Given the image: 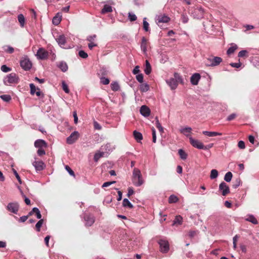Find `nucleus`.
<instances>
[{
    "label": "nucleus",
    "mask_w": 259,
    "mask_h": 259,
    "mask_svg": "<svg viewBox=\"0 0 259 259\" xmlns=\"http://www.w3.org/2000/svg\"><path fill=\"white\" fill-rule=\"evenodd\" d=\"M132 182L136 187L141 186L144 182V181L142 178L141 171L137 168H134L133 169Z\"/></svg>",
    "instance_id": "nucleus-1"
},
{
    "label": "nucleus",
    "mask_w": 259,
    "mask_h": 259,
    "mask_svg": "<svg viewBox=\"0 0 259 259\" xmlns=\"http://www.w3.org/2000/svg\"><path fill=\"white\" fill-rule=\"evenodd\" d=\"M3 81L6 85L17 84L19 82V78L15 73H11L4 78Z\"/></svg>",
    "instance_id": "nucleus-2"
},
{
    "label": "nucleus",
    "mask_w": 259,
    "mask_h": 259,
    "mask_svg": "<svg viewBox=\"0 0 259 259\" xmlns=\"http://www.w3.org/2000/svg\"><path fill=\"white\" fill-rule=\"evenodd\" d=\"M222 59L219 57H209L207 59L206 65L208 66H214L218 65L221 62Z\"/></svg>",
    "instance_id": "nucleus-3"
},
{
    "label": "nucleus",
    "mask_w": 259,
    "mask_h": 259,
    "mask_svg": "<svg viewBox=\"0 0 259 259\" xmlns=\"http://www.w3.org/2000/svg\"><path fill=\"white\" fill-rule=\"evenodd\" d=\"M191 14L194 18L201 19L203 17L204 10L201 7L197 6L193 9Z\"/></svg>",
    "instance_id": "nucleus-4"
},
{
    "label": "nucleus",
    "mask_w": 259,
    "mask_h": 259,
    "mask_svg": "<svg viewBox=\"0 0 259 259\" xmlns=\"http://www.w3.org/2000/svg\"><path fill=\"white\" fill-rule=\"evenodd\" d=\"M19 209V204L17 202H10L7 206V209L14 214L18 213Z\"/></svg>",
    "instance_id": "nucleus-5"
},
{
    "label": "nucleus",
    "mask_w": 259,
    "mask_h": 259,
    "mask_svg": "<svg viewBox=\"0 0 259 259\" xmlns=\"http://www.w3.org/2000/svg\"><path fill=\"white\" fill-rule=\"evenodd\" d=\"M160 251L162 253H167L169 249L168 242L165 240L160 239L158 241Z\"/></svg>",
    "instance_id": "nucleus-6"
},
{
    "label": "nucleus",
    "mask_w": 259,
    "mask_h": 259,
    "mask_svg": "<svg viewBox=\"0 0 259 259\" xmlns=\"http://www.w3.org/2000/svg\"><path fill=\"white\" fill-rule=\"evenodd\" d=\"M219 191L223 196H226L230 192L229 187L224 182H221L219 185Z\"/></svg>",
    "instance_id": "nucleus-7"
},
{
    "label": "nucleus",
    "mask_w": 259,
    "mask_h": 259,
    "mask_svg": "<svg viewBox=\"0 0 259 259\" xmlns=\"http://www.w3.org/2000/svg\"><path fill=\"white\" fill-rule=\"evenodd\" d=\"M21 67L25 70H29L32 67L31 61L27 58H25L20 61Z\"/></svg>",
    "instance_id": "nucleus-8"
},
{
    "label": "nucleus",
    "mask_w": 259,
    "mask_h": 259,
    "mask_svg": "<svg viewBox=\"0 0 259 259\" xmlns=\"http://www.w3.org/2000/svg\"><path fill=\"white\" fill-rule=\"evenodd\" d=\"M190 144L194 147L198 149H202L203 148V144L198 140L193 139L192 137H189Z\"/></svg>",
    "instance_id": "nucleus-9"
},
{
    "label": "nucleus",
    "mask_w": 259,
    "mask_h": 259,
    "mask_svg": "<svg viewBox=\"0 0 259 259\" xmlns=\"http://www.w3.org/2000/svg\"><path fill=\"white\" fill-rule=\"evenodd\" d=\"M79 136L78 132L74 131L71 134V135L67 137L66 139V142L68 144H72L74 143L77 139Z\"/></svg>",
    "instance_id": "nucleus-10"
},
{
    "label": "nucleus",
    "mask_w": 259,
    "mask_h": 259,
    "mask_svg": "<svg viewBox=\"0 0 259 259\" xmlns=\"http://www.w3.org/2000/svg\"><path fill=\"white\" fill-rule=\"evenodd\" d=\"M36 56L39 59L44 60L48 58V52L45 49L40 48L37 50Z\"/></svg>",
    "instance_id": "nucleus-11"
},
{
    "label": "nucleus",
    "mask_w": 259,
    "mask_h": 259,
    "mask_svg": "<svg viewBox=\"0 0 259 259\" xmlns=\"http://www.w3.org/2000/svg\"><path fill=\"white\" fill-rule=\"evenodd\" d=\"M84 219L85 221V225L87 226H91L95 222V218L91 214L85 213L84 215Z\"/></svg>",
    "instance_id": "nucleus-12"
},
{
    "label": "nucleus",
    "mask_w": 259,
    "mask_h": 259,
    "mask_svg": "<svg viewBox=\"0 0 259 259\" xmlns=\"http://www.w3.org/2000/svg\"><path fill=\"white\" fill-rule=\"evenodd\" d=\"M32 165L36 171H41L45 167V164L42 160H35L32 162Z\"/></svg>",
    "instance_id": "nucleus-13"
},
{
    "label": "nucleus",
    "mask_w": 259,
    "mask_h": 259,
    "mask_svg": "<svg viewBox=\"0 0 259 259\" xmlns=\"http://www.w3.org/2000/svg\"><path fill=\"white\" fill-rule=\"evenodd\" d=\"M201 76L199 73H194L190 78V82L192 84L196 85H197L199 80L200 79Z\"/></svg>",
    "instance_id": "nucleus-14"
},
{
    "label": "nucleus",
    "mask_w": 259,
    "mask_h": 259,
    "mask_svg": "<svg viewBox=\"0 0 259 259\" xmlns=\"http://www.w3.org/2000/svg\"><path fill=\"white\" fill-rule=\"evenodd\" d=\"M58 45L62 48L67 49L68 48L65 47L66 43V37L64 35H60L58 38L56 39Z\"/></svg>",
    "instance_id": "nucleus-15"
},
{
    "label": "nucleus",
    "mask_w": 259,
    "mask_h": 259,
    "mask_svg": "<svg viewBox=\"0 0 259 259\" xmlns=\"http://www.w3.org/2000/svg\"><path fill=\"white\" fill-rule=\"evenodd\" d=\"M156 21L158 23H167L170 21V18L167 15H160L156 17Z\"/></svg>",
    "instance_id": "nucleus-16"
},
{
    "label": "nucleus",
    "mask_w": 259,
    "mask_h": 259,
    "mask_svg": "<svg viewBox=\"0 0 259 259\" xmlns=\"http://www.w3.org/2000/svg\"><path fill=\"white\" fill-rule=\"evenodd\" d=\"M167 84L170 87L171 90H175L177 87L178 83L177 80L174 78H170L166 80Z\"/></svg>",
    "instance_id": "nucleus-17"
},
{
    "label": "nucleus",
    "mask_w": 259,
    "mask_h": 259,
    "mask_svg": "<svg viewBox=\"0 0 259 259\" xmlns=\"http://www.w3.org/2000/svg\"><path fill=\"white\" fill-rule=\"evenodd\" d=\"M140 113L145 117H148L150 115V110L146 105H142L140 110Z\"/></svg>",
    "instance_id": "nucleus-18"
},
{
    "label": "nucleus",
    "mask_w": 259,
    "mask_h": 259,
    "mask_svg": "<svg viewBox=\"0 0 259 259\" xmlns=\"http://www.w3.org/2000/svg\"><path fill=\"white\" fill-rule=\"evenodd\" d=\"M34 146L38 148H42L43 147H47V144L44 140L38 139L34 142Z\"/></svg>",
    "instance_id": "nucleus-19"
},
{
    "label": "nucleus",
    "mask_w": 259,
    "mask_h": 259,
    "mask_svg": "<svg viewBox=\"0 0 259 259\" xmlns=\"http://www.w3.org/2000/svg\"><path fill=\"white\" fill-rule=\"evenodd\" d=\"M57 66L63 72H65L68 70V65L64 61H61L59 62Z\"/></svg>",
    "instance_id": "nucleus-20"
},
{
    "label": "nucleus",
    "mask_w": 259,
    "mask_h": 259,
    "mask_svg": "<svg viewBox=\"0 0 259 259\" xmlns=\"http://www.w3.org/2000/svg\"><path fill=\"white\" fill-rule=\"evenodd\" d=\"M147 40L145 37L142 38V41L141 43V49L143 52L145 54L147 52Z\"/></svg>",
    "instance_id": "nucleus-21"
},
{
    "label": "nucleus",
    "mask_w": 259,
    "mask_h": 259,
    "mask_svg": "<svg viewBox=\"0 0 259 259\" xmlns=\"http://www.w3.org/2000/svg\"><path fill=\"white\" fill-rule=\"evenodd\" d=\"M245 221L249 222L254 225H257L258 224L257 219L252 214L246 215L245 217Z\"/></svg>",
    "instance_id": "nucleus-22"
},
{
    "label": "nucleus",
    "mask_w": 259,
    "mask_h": 259,
    "mask_svg": "<svg viewBox=\"0 0 259 259\" xmlns=\"http://www.w3.org/2000/svg\"><path fill=\"white\" fill-rule=\"evenodd\" d=\"M192 131V128L190 127H182L180 130V132L181 133L184 134L187 137H190L189 134Z\"/></svg>",
    "instance_id": "nucleus-23"
},
{
    "label": "nucleus",
    "mask_w": 259,
    "mask_h": 259,
    "mask_svg": "<svg viewBox=\"0 0 259 259\" xmlns=\"http://www.w3.org/2000/svg\"><path fill=\"white\" fill-rule=\"evenodd\" d=\"M202 133L210 137L222 135V133L216 132L203 131Z\"/></svg>",
    "instance_id": "nucleus-24"
},
{
    "label": "nucleus",
    "mask_w": 259,
    "mask_h": 259,
    "mask_svg": "<svg viewBox=\"0 0 259 259\" xmlns=\"http://www.w3.org/2000/svg\"><path fill=\"white\" fill-rule=\"evenodd\" d=\"M183 218L181 215H177L172 222V226L181 225L182 224Z\"/></svg>",
    "instance_id": "nucleus-25"
},
{
    "label": "nucleus",
    "mask_w": 259,
    "mask_h": 259,
    "mask_svg": "<svg viewBox=\"0 0 259 259\" xmlns=\"http://www.w3.org/2000/svg\"><path fill=\"white\" fill-rule=\"evenodd\" d=\"M238 49V46L237 45L235 44H231V47L228 49L227 51V54L228 55H230L232 54L235 50H236Z\"/></svg>",
    "instance_id": "nucleus-26"
},
{
    "label": "nucleus",
    "mask_w": 259,
    "mask_h": 259,
    "mask_svg": "<svg viewBox=\"0 0 259 259\" xmlns=\"http://www.w3.org/2000/svg\"><path fill=\"white\" fill-rule=\"evenodd\" d=\"M133 135L134 138L138 142H140L143 139L142 134L139 132L135 131L133 133Z\"/></svg>",
    "instance_id": "nucleus-27"
},
{
    "label": "nucleus",
    "mask_w": 259,
    "mask_h": 259,
    "mask_svg": "<svg viewBox=\"0 0 259 259\" xmlns=\"http://www.w3.org/2000/svg\"><path fill=\"white\" fill-rule=\"evenodd\" d=\"M112 12V7L108 5H105L101 10V13L104 14Z\"/></svg>",
    "instance_id": "nucleus-28"
},
{
    "label": "nucleus",
    "mask_w": 259,
    "mask_h": 259,
    "mask_svg": "<svg viewBox=\"0 0 259 259\" xmlns=\"http://www.w3.org/2000/svg\"><path fill=\"white\" fill-rule=\"evenodd\" d=\"M122 205L123 207H127L128 208H133L134 207L133 205L127 198L123 199L122 202Z\"/></svg>",
    "instance_id": "nucleus-29"
},
{
    "label": "nucleus",
    "mask_w": 259,
    "mask_h": 259,
    "mask_svg": "<svg viewBox=\"0 0 259 259\" xmlns=\"http://www.w3.org/2000/svg\"><path fill=\"white\" fill-rule=\"evenodd\" d=\"M18 20L21 27H23L25 25V20L23 14H20L18 16Z\"/></svg>",
    "instance_id": "nucleus-30"
},
{
    "label": "nucleus",
    "mask_w": 259,
    "mask_h": 259,
    "mask_svg": "<svg viewBox=\"0 0 259 259\" xmlns=\"http://www.w3.org/2000/svg\"><path fill=\"white\" fill-rule=\"evenodd\" d=\"M144 72L147 75H149L151 72V67L148 60H146V66Z\"/></svg>",
    "instance_id": "nucleus-31"
},
{
    "label": "nucleus",
    "mask_w": 259,
    "mask_h": 259,
    "mask_svg": "<svg viewBox=\"0 0 259 259\" xmlns=\"http://www.w3.org/2000/svg\"><path fill=\"white\" fill-rule=\"evenodd\" d=\"M178 154L182 159L185 160L187 159L188 155L182 149H180L178 150Z\"/></svg>",
    "instance_id": "nucleus-32"
},
{
    "label": "nucleus",
    "mask_w": 259,
    "mask_h": 259,
    "mask_svg": "<svg viewBox=\"0 0 259 259\" xmlns=\"http://www.w3.org/2000/svg\"><path fill=\"white\" fill-rule=\"evenodd\" d=\"M3 48L4 51L7 53L12 54L14 52V48L10 46L6 45L4 46Z\"/></svg>",
    "instance_id": "nucleus-33"
},
{
    "label": "nucleus",
    "mask_w": 259,
    "mask_h": 259,
    "mask_svg": "<svg viewBox=\"0 0 259 259\" xmlns=\"http://www.w3.org/2000/svg\"><path fill=\"white\" fill-rule=\"evenodd\" d=\"M111 89L113 91H117L119 90L120 87L118 83L116 81H114L111 83Z\"/></svg>",
    "instance_id": "nucleus-34"
},
{
    "label": "nucleus",
    "mask_w": 259,
    "mask_h": 259,
    "mask_svg": "<svg viewBox=\"0 0 259 259\" xmlns=\"http://www.w3.org/2000/svg\"><path fill=\"white\" fill-rule=\"evenodd\" d=\"M140 90L142 92H146L149 90V86L146 83H142L140 85Z\"/></svg>",
    "instance_id": "nucleus-35"
},
{
    "label": "nucleus",
    "mask_w": 259,
    "mask_h": 259,
    "mask_svg": "<svg viewBox=\"0 0 259 259\" xmlns=\"http://www.w3.org/2000/svg\"><path fill=\"white\" fill-rule=\"evenodd\" d=\"M101 149L103 150H105L107 152H111L112 151L111 145L110 143H107L104 145H103Z\"/></svg>",
    "instance_id": "nucleus-36"
},
{
    "label": "nucleus",
    "mask_w": 259,
    "mask_h": 259,
    "mask_svg": "<svg viewBox=\"0 0 259 259\" xmlns=\"http://www.w3.org/2000/svg\"><path fill=\"white\" fill-rule=\"evenodd\" d=\"M61 20V16L59 15H56L53 18L52 23L53 24L57 25L60 23Z\"/></svg>",
    "instance_id": "nucleus-37"
},
{
    "label": "nucleus",
    "mask_w": 259,
    "mask_h": 259,
    "mask_svg": "<svg viewBox=\"0 0 259 259\" xmlns=\"http://www.w3.org/2000/svg\"><path fill=\"white\" fill-rule=\"evenodd\" d=\"M174 78L178 83H180L183 84L184 83L183 79L182 76L178 73L175 72L174 74Z\"/></svg>",
    "instance_id": "nucleus-38"
},
{
    "label": "nucleus",
    "mask_w": 259,
    "mask_h": 259,
    "mask_svg": "<svg viewBox=\"0 0 259 259\" xmlns=\"http://www.w3.org/2000/svg\"><path fill=\"white\" fill-rule=\"evenodd\" d=\"M232 177H233L232 173L230 171H228L225 174V175L224 176V180L226 182H231V181L232 179Z\"/></svg>",
    "instance_id": "nucleus-39"
},
{
    "label": "nucleus",
    "mask_w": 259,
    "mask_h": 259,
    "mask_svg": "<svg viewBox=\"0 0 259 259\" xmlns=\"http://www.w3.org/2000/svg\"><path fill=\"white\" fill-rule=\"evenodd\" d=\"M104 155V152H99L96 153L94 156V160L95 161L97 162L99 160V159L103 157Z\"/></svg>",
    "instance_id": "nucleus-40"
},
{
    "label": "nucleus",
    "mask_w": 259,
    "mask_h": 259,
    "mask_svg": "<svg viewBox=\"0 0 259 259\" xmlns=\"http://www.w3.org/2000/svg\"><path fill=\"white\" fill-rule=\"evenodd\" d=\"M178 200V198L175 195H171L168 198V202L169 203H176Z\"/></svg>",
    "instance_id": "nucleus-41"
},
{
    "label": "nucleus",
    "mask_w": 259,
    "mask_h": 259,
    "mask_svg": "<svg viewBox=\"0 0 259 259\" xmlns=\"http://www.w3.org/2000/svg\"><path fill=\"white\" fill-rule=\"evenodd\" d=\"M218 177V171L216 169H212L210 172V178L211 179H214Z\"/></svg>",
    "instance_id": "nucleus-42"
},
{
    "label": "nucleus",
    "mask_w": 259,
    "mask_h": 259,
    "mask_svg": "<svg viewBox=\"0 0 259 259\" xmlns=\"http://www.w3.org/2000/svg\"><path fill=\"white\" fill-rule=\"evenodd\" d=\"M143 28L145 31L148 32L149 31V24L146 21V18L143 19Z\"/></svg>",
    "instance_id": "nucleus-43"
},
{
    "label": "nucleus",
    "mask_w": 259,
    "mask_h": 259,
    "mask_svg": "<svg viewBox=\"0 0 259 259\" xmlns=\"http://www.w3.org/2000/svg\"><path fill=\"white\" fill-rule=\"evenodd\" d=\"M0 98L5 102H9L11 100V97L9 95H3Z\"/></svg>",
    "instance_id": "nucleus-44"
},
{
    "label": "nucleus",
    "mask_w": 259,
    "mask_h": 259,
    "mask_svg": "<svg viewBox=\"0 0 259 259\" xmlns=\"http://www.w3.org/2000/svg\"><path fill=\"white\" fill-rule=\"evenodd\" d=\"M62 87L63 91L66 93L68 94L70 92L69 89L68 88V85L65 82V81H62Z\"/></svg>",
    "instance_id": "nucleus-45"
},
{
    "label": "nucleus",
    "mask_w": 259,
    "mask_h": 259,
    "mask_svg": "<svg viewBox=\"0 0 259 259\" xmlns=\"http://www.w3.org/2000/svg\"><path fill=\"white\" fill-rule=\"evenodd\" d=\"M32 211H34V213H35L36 218L38 219H40L41 218V214L38 208L34 207L32 208Z\"/></svg>",
    "instance_id": "nucleus-46"
},
{
    "label": "nucleus",
    "mask_w": 259,
    "mask_h": 259,
    "mask_svg": "<svg viewBox=\"0 0 259 259\" xmlns=\"http://www.w3.org/2000/svg\"><path fill=\"white\" fill-rule=\"evenodd\" d=\"M109 71L106 68L103 67L100 70V74L102 76L107 75Z\"/></svg>",
    "instance_id": "nucleus-47"
},
{
    "label": "nucleus",
    "mask_w": 259,
    "mask_h": 259,
    "mask_svg": "<svg viewBox=\"0 0 259 259\" xmlns=\"http://www.w3.org/2000/svg\"><path fill=\"white\" fill-rule=\"evenodd\" d=\"M1 70L4 72H9L10 71H11L12 69L9 67H8L7 65H3L1 67Z\"/></svg>",
    "instance_id": "nucleus-48"
},
{
    "label": "nucleus",
    "mask_w": 259,
    "mask_h": 259,
    "mask_svg": "<svg viewBox=\"0 0 259 259\" xmlns=\"http://www.w3.org/2000/svg\"><path fill=\"white\" fill-rule=\"evenodd\" d=\"M241 184V180L239 179H237L234 182L233 184V188L234 189H236L238 188Z\"/></svg>",
    "instance_id": "nucleus-49"
},
{
    "label": "nucleus",
    "mask_w": 259,
    "mask_h": 259,
    "mask_svg": "<svg viewBox=\"0 0 259 259\" xmlns=\"http://www.w3.org/2000/svg\"><path fill=\"white\" fill-rule=\"evenodd\" d=\"M101 82L104 85H107L109 83L110 80L108 78H106L104 76L101 77Z\"/></svg>",
    "instance_id": "nucleus-50"
},
{
    "label": "nucleus",
    "mask_w": 259,
    "mask_h": 259,
    "mask_svg": "<svg viewBox=\"0 0 259 259\" xmlns=\"http://www.w3.org/2000/svg\"><path fill=\"white\" fill-rule=\"evenodd\" d=\"M43 220L40 219L35 225V227L36 228L37 231H40V229L42 225L43 224Z\"/></svg>",
    "instance_id": "nucleus-51"
},
{
    "label": "nucleus",
    "mask_w": 259,
    "mask_h": 259,
    "mask_svg": "<svg viewBox=\"0 0 259 259\" xmlns=\"http://www.w3.org/2000/svg\"><path fill=\"white\" fill-rule=\"evenodd\" d=\"M78 55L81 58L83 59H85L88 57V54L82 50L79 51Z\"/></svg>",
    "instance_id": "nucleus-52"
},
{
    "label": "nucleus",
    "mask_w": 259,
    "mask_h": 259,
    "mask_svg": "<svg viewBox=\"0 0 259 259\" xmlns=\"http://www.w3.org/2000/svg\"><path fill=\"white\" fill-rule=\"evenodd\" d=\"M29 87H30V94L32 95H34V94L36 92L35 86L34 85V84L33 83H30L29 84Z\"/></svg>",
    "instance_id": "nucleus-53"
},
{
    "label": "nucleus",
    "mask_w": 259,
    "mask_h": 259,
    "mask_svg": "<svg viewBox=\"0 0 259 259\" xmlns=\"http://www.w3.org/2000/svg\"><path fill=\"white\" fill-rule=\"evenodd\" d=\"M65 169L68 171V172L72 176L75 177V174L73 170L68 166H65Z\"/></svg>",
    "instance_id": "nucleus-54"
},
{
    "label": "nucleus",
    "mask_w": 259,
    "mask_h": 259,
    "mask_svg": "<svg viewBox=\"0 0 259 259\" xmlns=\"http://www.w3.org/2000/svg\"><path fill=\"white\" fill-rule=\"evenodd\" d=\"M152 142L153 143H156V131L154 127H152Z\"/></svg>",
    "instance_id": "nucleus-55"
},
{
    "label": "nucleus",
    "mask_w": 259,
    "mask_h": 259,
    "mask_svg": "<svg viewBox=\"0 0 259 259\" xmlns=\"http://www.w3.org/2000/svg\"><path fill=\"white\" fill-rule=\"evenodd\" d=\"M37 153L38 156H41L46 154V151L43 148H38Z\"/></svg>",
    "instance_id": "nucleus-56"
},
{
    "label": "nucleus",
    "mask_w": 259,
    "mask_h": 259,
    "mask_svg": "<svg viewBox=\"0 0 259 259\" xmlns=\"http://www.w3.org/2000/svg\"><path fill=\"white\" fill-rule=\"evenodd\" d=\"M128 18L131 21H134L137 20V16L134 14L129 13L128 14Z\"/></svg>",
    "instance_id": "nucleus-57"
},
{
    "label": "nucleus",
    "mask_w": 259,
    "mask_h": 259,
    "mask_svg": "<svg viewBox=\"0 0 259 259\" xmlns=\"http://www.w3.org/2000/svg\"><path fill=\"white\" fill-rule=\"evenodd\" d=\"M137 80L140 83L143 81V75L142 73L138 74L136 75Z\"/></svg>",
    "instance_id": "nucleus-58"
},
{
    "label": "nucleus",
    "mask_w": 259,
    "mask_h": 259,
    "mask_svg": "<svg viewBox=\"0 0 259 259\" xmlns=\"http://www.w3.org/2000/svg\"><path fill=\"white\" fill-rule=\"evenodd\" d=\"M13 171L14 174L15 175L16 178H17V180L19 182L20 184L22 183L21 180L20 178V177L19 176V174L17 172V171L15 169H13Z\"/></svg>",
    "instance_id": "nucleus-59"
},
{
    "label": "nucleus",
    "mask_w": 259,
    "mask_h": 259,
    "mask_svg": "<svg viewBox=\"0 0 259 259\" xmlns=\"http://www.w3.org/2000/svg\"><path fill=\"white\" fill-rule=\"evenodd\" d=\"M94 127L95 129L97 130H100L102 128V126L96 121H94Z\"/></svg>",
    "instance_id": "nucleus-60"
},
{
    "label": "nucleus",
    "mask_w": 259,
    "mask_h": 259,
    "mask_svg": "<svg viewBox=\"0 0 259 259\" xmlns=\"http://www.w3.org/2000/svg\"><path fill=\"white\" fill-rule=\"evenodd\" d=\"M230 65L231 66H232V67L238 68L241 67V63H240V62H239L238 63H231L230 64Z\"/></svg>",
    "instance_id": "nucleus-61"
},
{
    "label": "nucleus",
    "mask_w": 259,
    "mask_h": 259,
    "mask_svg": "<svg viewBox=\"0 0 259 259\" xmlns=\"http://www.w3.org/2000/svg\"><path fill=\"white\" fill-rule=\"evenodd\" d=\"M115 183H116L115 181L106 182H105L102 185V188L107 187H108V186H110L111 185L114 184Z\"/></svg>",
    "instance_id": "nucleus-62"
},
{
    "label": "nucleus",
    "mask_w": 259,
    "mask_h": 259,
    "mask_svg": "<svg viewBox=\"0 0 259 259\" xmlns=\"http://www.w3.org/2000/svg\"><path fill=\"white\" fill-rule=\"evenodd\" d=\"M96 34L89 35L87 37V40L90 42L93 41V40L96 38Z\"/></svg>",
    "instance_id": "nucleus-63"
},
{
    "label": "nucleus",
    "mask_w": 259,
    "mask_h": 259,
    "mask_svg": "<svg viewBox=\"0 0 259 259\" xmlns=\"http://www.w3.org/2000/svg\"><path fill=\"white\" fill-rule=\"evenodd\" d=\"M236 117V114L235 113H232L229 115L227 118V121H231L233 120Z\"/></svg>",
    "instance_id": "nucleus-64"
}]
</instances>
